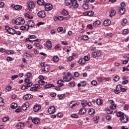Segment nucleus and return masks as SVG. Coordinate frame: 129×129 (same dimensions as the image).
I'll return each mask as SVG.
<instances>
[{
	"mask_svg": "<svg viewBox=\"0 0 129 129\" xmlns=\"http://www.w3.org/2000/svg\"><path fill=\"white\" fill-rule=\"evenodd\" d=\"M116 115L117 116H118V117H120V119L121 122H123V123H126V122L128 121V118L124 114L116 113Z\"/></svg>",
	"mask_w": 129,
	"mask_h": 129,
	"instance_id": "f257e3e1",
	"label": "nucleus"
},
{
	"mask_svg": "<svg viewBox=\"0 0 129 129\" xmlns=\"http://www.w3.org/2000/svg\"><path fill=\"white\" fill-rule=\"evenodd\" d=\"M28 8L26 9V12L28 13H31L32 12V9L35 8V3L32 1H29L27 4Z\"/></svg>",
	"mask_w": 129,
	"mask_h": 129,
	"instance_id": "f03ea898",
	"label": "nucleus"
},
{
	"mask_svg": "<svg viewBox=\"0 0 129 129\" xmlns=\"http://www.w3.org/2000/svg\"><path fill=\"white\" fill-rule=\"evenodd\" d=\"M15 24L18 26L20 25H24V24H25V19L22 17H19L15 20Z\"/></svg>",
	"mask_w": 129,
	"mask_h": 129,
	"instance_id": "7ed1b4c3",
	"label": "nucleus"
},
{
	"mask_svg": "<svg viewBox=\"0 0 129 129\" xmlns=\"http://www.w3.org/2000/svg\"><path fill=\"white\" fill-rule=\"evenodd\" d=\"M63 79L65 82H69L71 81L72 79V75L71 73H68L67 76H64V77H63Z\"/></svg>",
	"mask_w": 129,
	"mask_h": 129,
	"instance_id": "20e7f679",
	"label": "nucleus"
},
{
	"mask_svg": "<svg viewBox=\"0 0 129 129\" xmlns=\"http://www.w3.org/2000/svg\"><path fill=\"white\" fill-rule=\"evenodd\" d=\"M5 29L9 34H11V35L16 34V30L9 26H5Z\"/></svg>",
	"mask_w": 129,
	"mask_h": 129,
	"instance_id": "39448f33",
	"label": "nucleus"
},
{
	"mask_svg": "<svg viewBox=\"0 0 129 129\" xmlns=\"http://www.w3.org/2000/svg\"><path fill=\"white\" fill-rule=\"evenodd\" d=\"M37 16L39 17V18H45L46 17V12L45 11H39L37 13Z\"/></svg>",
	"mask_w": 129,
	"mask_h": 129,
	"instance_id": "423d86ee",
	"label": "nucleus"
},
{
	"mask_svg": "<svg viewBox=\"0 0 129 129\" xmlns=\"http://www.w3.org/2000/svg\"><path fill=\"white\" fill-rule=\"evenodd\" d=\"M44 6L45 7V10L47 12H48L49 11H51V10H52V9H53V6L52 5V4H49L46 3Z\"/></svg>",
	"mask_w": 129,
	"mask_h": 129,
	"instance_id": "0eeeda50",
	"label": "nucleus"
},
{
	"mask_svg": "<svg viewBox=\"0 0 129 129\" xmlns=\"http://www.w3.org/2000/svg\"><path fill=\"white\" fill-rule=\"evenodd\" d=\"M120 90H121V85H117L116 87V90H114V91L116 94H118Z\"/></svg>",
	"mask_w": 129,
	"mask_h": 129,
	"instance_id": "6e6552de",
	"label": "nucleus"
},
{
	"mask_svg": "<svg viewBox=\"0 0 129 129\" xmlns=\"http://www.w3.org/2000/svg\"><path fill=\"white\" fill-rule=\"evenodd\" d=\"M32 122L34 123V124H40L41 120H40V119H39V118L35 117L32 119Z\"/></svg>",
	"mask_w": 129,
	"mask_h": 129,
	"instance_id": "1a4fd4ad",
	"label": "nucleus"
},
{
	"mask_svg": "<svg viewBox=\"0 0 129 129\" xmlns=\"http://www.w3.org/2000/svg\"><path fill=\"white\" fill-rule=\"evenodd\" d=\"M55 111L56 108H55L53 106H51L48 108L49 113H55Z\"/></svg>",
	"mask_w": 129,
	"mask_h": 129,
	"instance_id": "9d476101",
	"label": "nucleus"
},
{
	"mask_svg": "<svg viewBox=\"0 0 129 129\" xmlns=\"http://www.w3.org/2000/svg\"><path fill=\"white\" fill-rule=\"evenodd\" d=\"M33 98V96L30 94H26L23 96V99L25 100H30Z\"/></svg>",
	"mask_w": 129,
	"mask_h": 129,
	"instance_id": "9b49d317",
	"label": "nucleus"
},
{
	"mask_svg": "<svg viewBox=\"0 0 129 129\" xmlns=\"http://www.w3.org/2000/svg\"><path fill=\"white\" fill-rule=\"evenodd\" d=\"M72 6L74 9H77L78 8L79 5L78 4V3L77 2V1L74 0L72 2Z\"/></svg>",
	"mask_w": 129,
	"mask_h": 129,
	"instance_id": "f8f14e48",
	"label": "nucleus"
},
{
	"mask_svg": "<svg viewBox=\"0 0 129 129\" xmlns=\"http://www.w3.org/2000/svg\"><path fill=\"white\" fill-rule=\"evenodd\" d=\"M40 109H41V106H40L39 105H35L33 108V110L35 112H38V111H39V110H40Z\"/></svg>",
	"mask_w": 129,
	"mask_h": 129,
	"instance_id": "ddd939ff",
	"label": "nucleus"
},
{
	"mask_svg": "<svg viewBox=\"0 0 129 129\" xmlns=\"http://www.w3.org/2000/svg\"><path fill=\"white\" fill-rule=\"evenodd\" d=\"M64 81L63 80H59L57 82V85L59 86V87H62V86H64Z\"/></svg>",
	"mask_w": 129,
	"mask_h": 129,
	"instance_id": "4468645a",
	"label": "nucleus"
},
{
	"mask_svg": "<svg viewBox=\"0 0 129 129\" xmlns=\"http://www.w3.org/2000/svg\"><path fill=\"white\" fill-rule=\"evenodd\" d=\"M46 47L48 49H52V43H51V41L48 40L46 41Z\"/></svg>",
	"mask_w": 129,
	"mask_h": 129,
	"instance_id": "2eb2a0df",
	"label": "nucleus"
},
{
	"mask_svg": "<svg viewBox=\"0 0 129 129\" xmlns=\"http://www.w3.org/2000/svg\"><path fill=\"white\" fill-rule=\"evenodd\" d=\"M110 24H111V21H110V20H105L103 22L104 26H109Z\"/></svg>",
	"mask_w": 129,
	"mask_h": 129,
	"instance_id": "dca6fc26",
	"label": "nucleus"
},
{
	"mask_svg": "<svg viewBox=\"0 0 129 129\" xmlns=\"http://www.w3.org/2000/svg\"><path fill=\"white\" fill-rule=\"evenodd\" d=\"M101 22H100V21L97 20L93 23V26L94 27H97V26H99V25H101Z\"/></svg>",
	"mask_w": 129,
	"mask_h": 129,
	"instance_id": "f3484780",
	"label": "nucleus"
},
{
	"mask_svg": "<svg viewBox=\"0 0 129 129\" xmlns=\"http://www.w3.org/2000/svg\"><path fill=\"white\" fill-rule=\"evenodd\" d=\"M23 126H25V123L23 122H19L16 125V128L19 129L21 128V127H23Z\"/></svg>",
	"mask_w": 129,
	"mask_h": 129,
	"instance_id": "a211bd4d",
	"label": "nucleus"
},
{
	"mask_svg": "<svg viewBox=\"0 0 129 129\" xmlns=\"http://www.w3.org/2000/svg\"><path fill=\"white\" fill-rule=\"evenodd\" d=\"M37 3L39 6H45L46 5V3L44 2V0H38Z\"/></svg>",
	"mask_w": 129,
	"mask_h": 129,
	"instance_id": "6ab92c4d",
	"label": "nucleus"
},
{
	"mask_svg": "<svg viewBox=\"0 0 129 129\" xmlns=\"http://www.w3.org/2000/svg\"><path fill=\"white\" fill-rule=\"evenodd\" d=\"M28 25L32 28L35 26V23L33 20H30L28 22Z\"/></svg>",
	"mask_w": 129,
	"mask_h": 129,
	"instance_id": "aec40b11",
	"label": "nucleus"
},
{
	"mask_svg": "<svg viewBox=\"0 0 129 129\" xmlns=\"http://www.w3.org/2000/svg\"><path fill=\"white\" fill-rule=\"evenodd\" d=\"M43 68H44V71H46V72H49V71H50V68L49 64H46Z\"/></svg>",
	"mask_w": 129,
	"mask_h": 129,
	"instance_id": "412c9836",
	"label": "nucleus"
},
{
	"mask_svg": "<svg viewBox=\"0 0 129 129\" xmlns=\"http://www.w3.org/2000/svg\"><path fill=\"white\" fill-rule=\"evenodd\" d=\"M120 15H123L125 13V8H120L119 9Z\"/></svg>",
	"mask_w": 129,
	"mask_h": 129,
	"instance_id": "4be33fe9",
	"label": "nucleus"
},
{
	"mask_svg": "<svg viewBox=\"0 0 129 129\" xmlns=\"http://www.w3.org/2000/svg\"><path fill=\"white\" fill-rule=\"evenodd\" d=\"M72 0H65L64 4L66 6H70L72 4Z\"/></svg>",
	"mask_w": 129,
	"mask_h": 129,
	"instance_id": "5701e85b",
	"label": "nucleus"
},
{
	"mask_svg": "<svg viewBox=\"0 0 129 129\" xmlns=\"http://www.w3.org/2000/svg\"><path fill=\"white\" fill-rule=\"evenodd\" d=\"M14 10L18 11L19 10H22V6L20 5H16L14 7Z\"/></svg>",
	"mask_w": 129,
	"mask_h": 129,
	"instance_id": "b1692460",
	"label": "nucleus"
},
{
	"mask_svg": "<svg viewBox=\"0 0 129 129\" xmlns=\"http://www.w3.org/2000/svg\"><path fill=\"white\" fill-rule=\"evenodd\" d=\"M77 105V103H74V102H71L70 104V108H73L74 107Z\"/></svg>",
	"mask_w": 129,
	"mask_h": 129,
	"instance_id": "393cba45",
	"label": "nucleus"
},
{
	"mask_svg": "<svg viewBox=\"0 0 129 129\" xmlns=\"http://www.w3.org/2000/svg\"><path fill=\"white\" fill-rule=\"evenodd\" d=\"M81 82L82 83V84L79 83L78 84V87H80L81 86H85V85H86V81H84Z\"/></svg>",
	"mask_w": 129,
	"mask_h": 129,
	"instance_id": "a878e982",
	"label": "nucleus"
},
{
	"mask_svg": "<svg viewBox=\"0 0 129 129\" xmlns=\"http://www.w3.org/2000/svg\"><path fill=\"white\" fill-rule=\"evenodd\" d=\"M102 103H103V100L100 99H98L97 100V104H98V105H101Z\"/></svg>",
	"mask_w": 129,
	"mask_h": 129,
	"instance_id": "bb28decb",
	"label": "nucleus"
},
{
	"mask_svg": "<svg viewBox=\"0 0 129 129\" xmlns=\"http://www.w3.org/2000/svg\"><path fill=\"white\" fill-rule=\"evenodd\" d=\"M18 107V104L16 103H13L11 105V108L13 109H16Z\"/></svg>",
	"mask_w": 129,
	"mask_h": 129,
	"instance_id": "cd10ccee",
	"label": "nucleus"
},
{
	"mask_svg": "<svg viewBox=\"0 0 129 129\" xmlns=\"http://www.w3.org/2000/svg\"><path fill=\"white\" fill-rule=\"evenodd\" d=\"M98 119H99V116H96L93 118V120L95 123H98Z\"/></svg>",
	"mask_w": 129,
	"mask_h": 129,
	"instance_id": "c85d7f7f",
	"label": "nucleus"
},
{
	"mask_svg": "<svg viewBox=\"0 0 129 129\" xmlns=\"http://www.w3.org/2000/svg\"><path fill=\"white\" fill-rule=\"evenodd\" d=\"M85 62L86 61H85V59H84V58H81L79 60V64H83V65L85 64Z\"/></svg>",
	"mask_w": 129,
	"mask_h": 129,
	"instance_id": "c756f323",
	"label": "nucleus"
},
{
	"mask_svg": "<svg viewBox=\"0 0 129 129\" xmlns=\"http://www.w3.org/2000/svg\"><path fill=\"white\" fill-rule=\"evenodd\" d=\"M126 24H127V20H126L125 18H124L121 22V25L122 26H125Z\"/></svg>",
	"mask_w": 129,
	"mask_h": 129,
	"instance_id": "7c9ffc66",
	"label": "nucleus"
},
{
	"mask_svg": "<svg viewBox=\"0 0 129 129\" xmlns=\"http://www.w3.org/2000/svg\"><path fill=\"white\" fill-rule=\"evenodd\" d=\"M79 113H86V108L83 107L80 110Z\"/></svg>",
	"mask_w": 129,
	"mask_h": 129,
	"instance_id": "2f4dec72",
	"label": "nucleus"
},
{
	"mask_svg": "<svg viewBox=\"0 0 129 129\" xmlns=\"http://www.w3.org/2000/svg\"><path fill=\"white\" fill-rule=\"evenodd\" d=\"M5 105V102H4V99L2 97H0V106H4Z\"/></svg>",
	"mask_w": 129,
	"mask_h": 129,
	"instance_id": "473e14b6",
	"label": "nucleus"
},
{
	"mask_svg": "<svg viewBox=\"0 0 129 129\" xmlns=\"http://www.w3.org/2000/svg\"><path fill=\"white\" fill-rule=\"evenodd\" d=\"M83 8L84 10H88V9H89V5L86 4H83Z\"/></svg>",
	"mask_w": 129,
	"mask_h": 129,
	"instance_id": "72a5a7b5",
	"label": "nucleus"
},
{
	"mask_svg": "<svg viewBox=\"0 0 129 129\" xmlns=\"http://www.w3.org/2000/svg\"><path fill=\"white\" fill-rule=\"evenodd\" d=\"M53 61L54 62H58L59 61V57H58L57 56H53Z\"/></svg>",
	"mask_w": 129,
	"mask_h": 129,
	"instance_id": "f704fd0d",
	"label": "nucleus"
},
{
	"mask_svg": "<svg viewBox=\"0 0 129 129\" xmlns=\"http://www.w3.org/2000/svg\"><path fill=\"white\" fill-rule=\"evenodd\" d=\"M69 86H70V87H74V86H75V82L73 81L70 82Z\"/></svg>",
	"mask_w": 129,
	"mask_h": 129,
	"instance_id": "c9c22d12",
	"label": "nucleus"
},
{
	"mask_svg": "<svg viewBox=\"0 0 129 129\" xmlns=\"http://www.w3.org/2000/svg\"><path fill=\"white\" fill-rule=\"evenodd\" d=\"M34 45L36 47H38V48H40V49H43V46H42V45H41L39 43H34Z\"/></svg>",
	"mask_w": 129,
	"mask_h": 129,
	"instance_id": "e433bc0d",
	"label": "nucleus"
},
{
	"mask_svg": "<svg viewBox=\"0 0 129 129\" xmlns=\"http://www.w3.org/2000/svg\"><path fill=\"white\" fill-rule=\"evenodd\" d=\"M94 15V12L93 11H88V16L89 17H92Z\"/></svg>",
	"mask_w": 129,
	"mask_h": 129,
	"instance_id": "4c0bfd02",
	"label": "nucleus"
},
{
	"mask_svg": "<svg viewBox=\"0 0 129 129\" xmlns=\"http://www.w3.org/2000/svg\"><path fill=\"white\" fill-rule=\"evenodd\" d=\"M62 15H63V16H68V12L66 10H63Z\"/></svg>",
	"mask_w": 129,
	"mask_h": 129,
	"instance_id": "58836bf2",
	"label": "nucleus"
},
{
	"mask_svg": "<svg viewBox=\"0 0 129 129\" xmlns=\"http://www.w3.org/2000/svg\"><path fill=\"white\" fill-rule=\"evenodd\" d=\"M88 39H89V37H88V36L87 35H83L82 37V39L84 40V41H86L87 40H88Z\"/></svg>",
	"mask_w": 129,
	"mask_h": 129,
	"instance_id": "ea45409f",
	"label": "nucleus"
},
{
	"mask_svg": "<svg viewBox=\"0 0 129 129\" xmlns=\"http://www.w3.org/2000/svg\"><path fill=\"white\" fill-rule=\"evenodd\" d=\"M105 111H106L107 112H109V113H112L113 112V111L111 109H109L107 108H106L105 109Z\"/></svg>",
	"mask_w": 129,
	"mask_h": 129,
	"instance_id": "a19ab883",
	"label": "nucleus"
},
{
	"mask_svg": "<svg viewBox=\"0 0 129 129\" xmlns=\"http://www.w3.org/2000/svg\"><path fill=\"white\" fill-rule=\"evenodd\" d=\"M71 117L73 118H78L79 117V116L77 115V114H72L71 115Z\"/></svg>",
	"mask_w": 129,
	"mask_h": 129,
	"instance_id": "79ce46f5",
	"label": "nucleus"
},
{
	"mask_svg": "<svg viewBox=\"0 0 129 129\" xmlns=\"http://www.w3.org/2000/svg\"><path fill=\"white\" fill-rule=\"evenodd\" d=\"M113 80L115 82H117L118 81V80H119V76H115L114 78H113Z\"/></svg>",
	"mask_w": 129,
	"mask_h": 129,
	"instance_id": "37998d69",
	"label": "nucleus"
},
{
	"mask_svg": "<svg viewBox=\"0 0 129 129\" xmlns=\"http://www.w3.org/2000/svg\"><path fill=\"white\" fill-rule=\"evenodd\" d=\"M122 33H123V35H127V34H128V33H129V30H128V29H124Z\"/></svg>",
	"mask_w": 129,
	"mask_h": 129,
	"instance_id": "c03bdc74",
	"label": "nucleus"
},
{
	"mask_svg": "<svg viewBox=\"0 0 129 129\" xmlns=\"http://www.w3.org/2000/svg\"><path fill=\"white\" fill-rule=\"evenodd\" d=\"M25 17H26V18H28L29 20H32V19H33V17H31L30 15H29V14L28 13L25 14Z\"/></svg>",
	"mask_w": 129,
	"mask_h": 129,
	"instance_id": "a18cd8bd",
	"label": "nucleus"
},
{
	"mask_svg": "<svg viewBox=\"0 0 129 129\" xmlns=\"http://www.w3.org/2000/svg\"><path fill=\"white\" fill-rule=\"evenodd\" d=\"M2 119L4 122H6V121H7V120H9V119H10V118L9 117H4Z\"/></svg>",
	"mask_w": 129,
	"mask_h": 129,
	"instance_id": "49530a36",
	"label": "nucleus"
},
{
	"mask_svg": "<svg viewBox=\"0 0 129 129\" xmlns=\"http://www.w3.org/2000/svg\"><path fill=\"white\" fill-rule=\"evenodd\" d=\"M29 39H36L37 36H36V35H29Z\"/></svg>",
	"mask_w": 129,
	"mask_h": 129,
	"instance_id": "de8ad7c7",
	"label": "nucleus"
},
{
	"mask_svg": "<svg viewBox=\"0 0 129 129\" xmlns=\"http://www.w3.org/2000/svg\"><path fill=\"white\" fill-rule=\"evenodd\" d=\"M110 108L112 110V109H115L116 108V105L112 104L110 106Z\"/></svg>",
	"mask_w": 129,
	"mask_h": 129,
	"instance_id": "09e8293b",
	"label": "nucleus"
},
{
	"mask_svg": "<svg viewBox=\"0 0 129 129\" xmlns=\"http://www.w3.org/2000/svg\"><path fill=\"white\" fill-rule=\"evenodd\" d=\"M66 94H61V95H58L57 97H58L59 99H62L64 96H65Z\"/></svg>",
	"mask_w": 129,
	"mask_h": 129,
	"instance_id": "8fccbe9b",
	"label": "nucleus"
},
{
	"mask_svg": "<svg viewBox=\"0 0 129 129\" xmlns=\"http://www.w3.org/2000/svg\"><path fill=\"white\" fill-rule=\"evenodd\" d=\"M87 28H88V29H90V30H92L93 29V26L91 24H88L87 26Z\"/></svg>",
	"mask_w": 129,
	"mask_h": 129,
	"instance_id": "3c124183",
	"label": "nucleus"
},
{
	"mask_svg": "<svg viewBox=\"0 0 129 129\" xmlns=\"http://www.w3.org/2000/svg\"><path fill=\"white\" fill-rule=\"evenodd\" d=\"M95 113V110L93 108H91L89 111V113Z\"/></svg>",
	"mask_w": 129,
	"mask_h": 129,
	"instance_id": "603ef678",
	"label": "nucleus"
},
{
	"mask_svg": "<svg viewBox=\"0 0 129 129\" xmlns=\"http://www.w3.org/2000/svg\"><path fill=\"white\" fill-rule=\"evenodd\" d=\"M84 59L86 61H89L90 60V58L88 57V56H85L84 57Z\"/></svg>",
	"mask_w": 129,
	"mask_h": 129,
	"instance_id": "864d4df0",
	"label": "nucleus"
},
{
	"mask_svg": "<svg viewBox=\"0 0 129 129\" xmlns=\"http://www.w3.org/2000/svg\"><path fill=\"white\" fill-rule=\"evenodd\" d=\"M35 87L37 91L39 90V89H40L41 88V86H40V85L38 84H36L35 85Z\"/></svg>",
	"mask_w": 129,
	"mask_h": 129,
	"instance_id": "5fc2aeb1",
	"label": "nucleus"
},
{
	"mask_svg": "<svg viewBox=\"0 0 129 129\" xmlns=\"http://www.w3.org/2000/svg\"><path fill=\"white\" fill-rule=\"evenodd\" d=\"M91 84L92 85H93L94 86H95V85H96V84H97V82H96V81H95V80H93L91 82Z\"/></svg>",
	"mask_w": 129,
	"mask_h": 129,
	"instance_id": "6e6d98bb",
	"label": "nucleus"
},
{
	"mask_svg": "<svg viewBox=\"0 0 129 129\" xmlns=\"http://www.w3.org/2000/svg\"><path fill=\"white\" fill-rule=\"evenodd\" d=\"M39 84H40V85H44V83H45V81L43 80H39L38 81Z\"/></svg>",
	"mask_w": 129,
	"mask_h": 129,
	"instance_id": "4d7b16f0",
	"label": "nucleus"
},
{
	"mask_svg": "<svg viewBox=\"0 0 129 129\" xmlns=\"http://www.w3.org/2000/svg\"><path fill=\"white\" fill-rule=\"evenodd\" d=\"M120 6H121V8L125 9L126 7L125 3L123 2L121 3L120 4Z\"/></svg>",
	"mask_w": 129,
	"mask_h": 129,
	"instance_id": "13d9d810",
	"label": "nucleus"
},
{
	"mask_svg": "<svg viewBox=\"0 0 129 129\" xmlns=\"http://www.w3.org/2000/svg\"><path fill=\"white\" fill-rule=\"evenodd\" d=\"M18 77H19V76L15 75L12 77L11 79L12 80H15V78H18Z\"/></svg>",
	"mask_w": 129,
	"mask_h": 129,
	"instance_id": "bf43d9fd",
	"label": "nucleus"
},
{
	"mask_svg": "<svg viewBox=\"0 0 129 129\" xmlns=\"http://www.w3.org/2000/svg\"><path fill=\"white\" fill-rule=\"evenodd\" d=\"M30 91H38L36 89V87H31V89H30Z\"/></svg>",
	"mask_w": 129,
	"mask_h": 129,
	"instance_id": "052dcab7",
	"label": "nucleus"
},
{
	"mask_svg": "<svg viewBox=\"0 0 129 129\" xmlns=\"http://www.w3.org/2000/svg\"><path fill=\"white\" fill-rule=\"evenodd\" d=\"M21 89H22V90H25V89H28V86L23 85V86L21 87Z\"/></svg>",
	"mask_w": 129,
	"mask_h": 129,
	"instance_id": "680f3d73",
	"label": "nucleus"
},
{
	"mask_svg": "<svg viewBox=\"0 0 129 129\" xmlns=\"http://www.w3.org/2000/svg\"><path fill=\"white\" fill-rule=\"evenodd\" d=\"M27 76L28 77V78H30V77H32V73L28 72L26 74Z\"/></svg>",
	"mask_w": 129,
	"mask_h": 129,
	"instance_id": "e2e57ef3",
	"label": "nucleus"
},
{
	"mask_svg": "<svg viewBox=\"0 0 129 129\" xmlns=\"http://www.w3.org/2000/svg\"><path fill=\"white\" fill-rule=\"evenodd\" d=\"M74 76L75 77H79V73L77 72H75Z\"/></svg>",
	"mask_w": 129,
	"mask_h": 129,
	"instance_id": "0e129e2a",
	"label": "nucleus"
},
{
	"mask_svg": "<svg viewBox=\"0 0 129 129\" xmlns=\"http://www.w3.org/2000/svg\"><path fill=\"white\" fill-rule=\"evenodd\" d=\"M7 61H13V57L8 56L7 57Z\"/></svg>",
	"mask_w": 129,
	"mask_h": 129,
	"instance_id": "69168bd1",
	"label": "nucleus"
},
{
	"mask_svg": "<svg viewBox=\"0 0 129 129\" xmlns=\"http://www.w3.org/2000/svg\"><path fill=\"white\" fill-rule=\"evenodd\" d=\"M128 108H129V105L127 104L125 105V106H124V110H127V109H128Z\"/></svg>",
	"mask_w": 129,
	"mask_h": 129,
	"instance_id": "338daca9",
	"label": "nucleus"
},
{
	"mask_svg": "<svg viewBox=\"0 0 129 129\" xmlns=\"http://www.w3.org/2000/svg\"><path fill=\"white\" fill-rule=\"evenodd\" d=\"M62 31H63L62 27H58L57 28V31H58L59 32H62Z\"/></svg>",
	"mask_w": 129,
	"mask_h": 129,
	"instance_id": "774afa93",
	"label": "nucleus"
}]
</instances>
